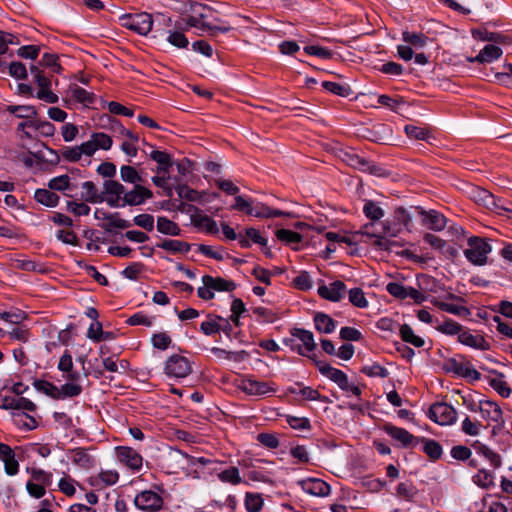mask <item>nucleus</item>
<instances>
[{"label": "nucleus", "mask_w": 512, "mask_h": 512, "mask_svg": "<svg viewBox=\"0 0 512 512\" xmlns=\"http://www.w3.org/2000/svg\"><path fill=\"white\" fill-rule=\"evenodd\" d=\"M175 190L181 199L192 202H200L202 200V192L190 188L187 184H178Z\"/></svg>", "instance_id": "5fc2aeb1"}, {"label": "nucleus", "mask_w": 512, "mask_h": 512, "mask_svg": "<svg viewBox=\"0 0 512 512\" xmlns=\"http://www.w3.org/2000/svg\"><path fill=\"white\" fill-rule=\"evenodd\" d=\"M153 23L152 15L147 12L124 14L120 17L122 27L142 36H146L152 30Z\"/></svg>", "instance_id": "423d86ee"}, {"label": "nucleus", "mask_w": 512, "mask_h": 512, "mask_svg": "<svg viewBox=\"0 0 512 512\" xmlns=\"http://www.w3.org/2000/svg\"><path fill=\"white\" fill-rule=\"evenodd\" d=\"M418 494V489L411 482H401L397 485L396 495L406 501L412 502Z\"/></svg>", "instance_id": "13d9d810"}, {"label": "nucleus", "mask_w": 512, "mask_h": 512, "mask_svg": "<svg viewBox=\"0 0 512 512\" xmlns=\"http://www.w3.org/2000/svg\"><path fill=\"white\" fill-rule=\"evenodd\" d=\"M72 453V461L83 467V468H89L92 465L93 459L92 457L87 453L85 448L78 447L73 450H71Z\"/></svg>", "instance_id": "0e129e2a"}, {"label": "nucleus", "mask_w": 512, "mask_h": 512, "mask_svg": "<svg viewBox=\"0 0 512 512\" xmlns=\"http://www.w3.org/2000/svg\"><path fill=\"white\" fill-rule=\"evenodd\" d=\"M320 373L330 379L332 382L337 384V386L342 389L346 387V383L348 381V376L342 370L332 367L330 364L322 365L320 368Z\"/></svg>", "instance_id": "2f4dec72"}, {"label": "nucleus", "mask_w": 512, "mask_h": 512, "mask_svg": "<svg viewBox=\"0 0 512 512\" xmlns=\"http://www.w3.org/2000/svg\"><path fill=\"white\" fill-rule=\"evenodd\" d=\"M382 430L395 441L400 442L403 448H413L417 446L418 436H414L408 430L397 427L391 423H385Z\"/></svg>", "instance_id": "2eb2a0df"}, {"label": "nucleus", "mask_w": 512, "mask_h": 512, "mask_svg": "<svg viewBox=\"0 0 512 512\" xmlns=\"http://www.w3.org/2000/svg\"><path fill=\"white\" fill-rule=\"evenodd\" d=\"M431 303L433 306L437 307L441 311L459 316V317H467L471 314L469 308L465 306H458L455 304L447 303L444 301H440L436 297L431 299Z\"/></svg>", "instance_id": "f704fd0d"}, {"label": "nucleus", "mask_w": 512, "mask_h": 512, "mask_svg": "<svg viewBox=\"0 0 512 512\" xmlns=\"http://www.w3.org/2000/svg\"><path fill=\"white\" fill-rule=\"evenodd\" d=\"M164 374L169 378H185L192 373V362L181 354H172L164 362Z\"/></svg>", "instance_id": "6e6552de"}, {"label": "nucleus", "mask_w": 512, "mask_h": 512, "mask_svg": "<svg viewBox=\"0 0 512 512\" xmlns=\"http://www.w3.org/2000/svg\"><path fill=\"white\" fill-rule=\"evenodd\" d=\"M315 329L320 333L330 334L336 328V321L323 312H317L313 318Z\"/></svg>", "instance_id": "c9c22d12"}, {"label": "nucleus", "mask_w": 512, "mask_h": 512, "mask_svg": "<svg viewBox=\"0 0 512 512\" xmlns=\"http://www.w3.org/2000/svg\"><path fill=\"white\" fill-rule=\"evenodd\" d=\"M363 213L372 222L380 220L385 215L384 210L373 200H365Z\"/></svg>", "instance_id": "3c124183"}, {"label": "nucleus", "mask_w": 512, "mask_h": 512, "mask_svg": "<svg viewBox=\"0 0 512 512\" xmlns=\"http://www.w3.org/2000/svg\"><path fill=\"white\" fill-rule=\"evenodd\" d=\"M82 391V386L77 383H65L58 388V400L77 397L82 393Z\"/></svg>", "instance_id": "69168bd1"}, {"label": "nucleus", "mask_w": 512, "mask_h": 512, "mask_svg": "<svg viewBox=\"0 0 512 512\" xmlns=\"http://www.w3.org/2000/svg\"><path fill=\"white\" fill-rule=\"evenodd\" d=\"M427 416L439 425H452L457 420V411L446 402H436L430 406Z\"/></svg>", "instance_id": "1a4fd4ad"}, {"label": "nucleus", "mask_w": 512, "mask_h": 512, "mask_svg": "<svg viewBox=\"0 0 512 512\" xmlns=\"http://www.w3.org/2000/svg\"><path fill=\"white\" fill-rule=\"evenodd\" d=\"M472 481L482 489H489L494 486V474L486 469H480L477 474L473 475Z\"/></svg>", "instance_id": "603ef678"}, {"label": "nucleus", "mask_w": 512, "mask_h": 512, "mask_svg": "<svg viewBox=\"0 0 512 512\" xmlns=\"http://www.w3.org/2000/svg\"><path fill=\"white\" fill-rule=\"evenodd\" d=\"M251 242L258 244L262 247L267 245V239L263 237L259 230L254 227H248L245 229V237L239 235L238 243L241 248H250Z\"/></svg>", "instance_id": "7c9ffc66"}, {"label": "nucleus", "mask_w": 512, "mask_h": 512, "mask_svg": "<svg viewBox=\"0 0 512 512\" xmlns=\"http://www.w3.org/2000/svg\"><path fill=\"white\" fill-rule=\"evenodd\" d=\"M118 216V213L114 214H107L104 213L103 219L109 220V223H106L103 225V228L107 232H112V228H119V229H126L131 226V223L128 220L116 218Z\"/></svg>", "instance_id": "680f3d73"}, {"label": "nucleus", "mask_w": 512, "mask_h": 512, "mask_svg": "<svg viewBox=\"0 0 512 512\" xmlns=\"http://www.w3.org/2000/svg\"><path fill=\"white\" fill-rule=\"evenodd\" d=\"M4 111L19 119L36 118L38 116V110L33 105H7Z\"/></svg>", "instance_id": "58836bf2"}, {"label": "nucleus", "mask_w": 512, "mask_h": 512, "mask_svg": "<svg viewBox=\"0 0 512 512\" xmlns=\"http://www.w3.org/2000/svg\"><path fill=\"white\" fill-rule=\"evenodd\" d=\"M244 505L247 512H261L264 506V499L260 493L246 492Z\"/></svg>", "instance_id": "de8ad7c7"}, {"label": "nucleus", "mask_w": 512, "mask_h": 512, "mask_svg": "<svg viewBox=\"0 0 512 512\" xmlns=\"http://www.w3.org/2000/svg\"><path fill=\"white\" fill-rule=\"evenodd\" d=\"M134 505L144 512H158L163 508L164 500L152 490H143L135 496Z\"/></svg>", "instance_id": "9d476101"}, {"label": "nucleus", "mask_w": 512, "mask_h": 512, "mask_svg": "<svg viewBox=\"0 0 512 512\" xmlns=\"http://www.w3.org/2000/svg\"><path fill=\"white\" fill-rule=\"evenodd\" d=\"M120 177H121L122 181H124L126 183H131L134 185L141 184L142 182H144L142 176L136 170V168H134L133 166H130V165L121 166Z\"/></svg>", "instance_id": "864d4df0"}, {"label": "nucleus", "mask_w": 512, "mask_h": 512, "mask_svg": "<svg viewBox=\"0 0 512 512\" xmlns=\"http://www.w3.org/2000/svg\"><path fill=\"white\" fill-rule=\"evenodd\" d=\"M30 72L34 77V82L38 86L36 97L46 103L55 104L58 102V96L51 90V78L47 76L38 65H30Z\"/></svg>", "instance_id": "0eeeda50"}, {"label": "nucleus", "mask_w": 512, "mask_h": 512, "mask_svg": "<svg viewBox=\"0 0 512 512\" xmlns=\"http://www.w3.org/2000/svg\"><path fill=\"white\" fill-rule=\"evenodd\" d=\"M202 283L217 292H232L236 289V283L232 280H226L222 277H213L211 275H204Z\"/></svg>", "instance_id": "b1692460"}, {"label": "nucleus", "mask_w": 512, "mask_h": 512, "mask_svg": "<svg viewBox=\"0 0 512 512\" xmlns=\"http://www.w3.org/2000/svg\"><path fill=\"white\" fill-rule=\"evenodd\" d=\"M399 335L403 342L409 343L417 348L423 347L425 344L424 339L415 335L413 329L408 324L399 326Z\"/></svg>", "instance_id": "a18cd8bd"}, {"label": "nucleus", "mask_w": 512, "mask_h": 512, "mask_svg": "<svg viewBox=\"0 0 512 512\" xmlns=\"http://www.w3.org/2000/svg\"><path fill=\"white\" fill-rule=\"evenodd\" d=\"M290 334L298 338L303 343L304 351L312 352L316 349L317 345L314 340V335L311 331L304 328L293 327L290 329Z\"/></svg>", "instance_id": "72a5a7b5"}, {"label": "nucleus", "mask_w": 512, "mask_h": 512, "mask_svg": "<svg viewBox=\"0 0 512 512\" xmlns=\"http://www.w3.org/2000/svg\"><path fill=\"white\" fill-rule=\"evenodd\" d=\"M34 199L38 203L50 208L56 207L60 201V197L53 190L44 188L36 189Z\"/></svg>", "instance_id": "e433bc0d"}, {"label": "nucleus", "mask_w": 512, "mask_h": 512, "mask_svg": "<svg viewBox=\"0 0 512 512\" xmlns=\"http://www.w3.org/2000/svg\"><path fill=\"white\" fill-rule=\"evenodd\" d=\"M415 215L417 214L411 207L409 209L402 206L396 207L391 220L385 226V230L392 236H396L403 231L411 232L413 228L412 218Z\"/></svg>", "instance_id": "20e7f679"}, {"label": "nucleus", "mask_w": 512, "mask_h": 512, "mask_svg": "<svg viewBox=\"0 0 512 512\" xmlns=\"http://www.w3.org/2000/svg\"><path fill=\"white\" fill-rule=\"evenodd\" d=\"M33 386L37 391L44 393L52 399L58 400V387L52 382L35 379Z\"/></svg>", "instance_id": "e2e57ef3"}, {"label": "nucleus", "mask_w": 512, "mask_h": 512, "mask_svg": "<svg viewBox=\"0 0 512 512\" xmlns=\"http://www.w3.org/2000/svg\"><path fill=\"white\" fill-rule=\"evenodd\" d=\"M457 357L461 360H465V362L458 361L456 357L448 358L443 363V371L453 373L458 377L468 378L471 381L480 380L481 373L472 366L471 362L466 360L465 356L462 354H458Z\"/></svg>", "instance_id": "39448f33"}, {"label": "nucleus", "mask_w": 512, "mask_h": 512, "mask_svg": "<svg viewBox=\"0 0 512 512\" xmlns=\"http://www.w3.org/2000/svg\"><path fill=\"white\" fill-rule=\"evenodd\" d=\"M416 214L421 218L422 225L427 229L440 231L446 226V218L436 210L425 211L420 206H411Z\"/></svg>", "instance_id": "ddd939ff"}, {"label": "nucleus", "mask_w": 512, "mask_h": 512, "mask_svg": "<svg viewBox=\"0 0 512 512\" xmlns=\"http://www.w3.org/2000/svg\"><path fill=\"white\" fill-rule=\"evenodd\" d=\"M496 375L494 378H488V384L503 398H509L511 395V388L509 384L504 380V374L502 372L493 371Z\"/></svg>", "instance_id": "4c0bfd02"}, {"label": "nucleus", "mask_w": 512, "mask_h": 512, "mask_svg": "<svg viewBox=\"0 0 512 512\" xmlns=\"http://www.w3.org/2000/svg\"><path fill=\"white\" fill-rule=\"evenodd\" d=\"M402 39L404 42L408 43L409 45L415 48H423L424 46H426L429 38L428 36L421 32L417 33L404 31L402 33Z\"/></svg>", "instance_id": "6e6d98bb"}, {"label": "nucleus", "mask_w": 512, "mask_h": 512, "mask_svg": "<svg viewBox=\"0 0 512 512\" xmlns=\"http://www.w3.org/2000/svg\"><path fill=\"white\" fill-rule=\"evenodd\" d=\"M346 291V285L341 280H336L330 283L329 286H326L324 282L318 287V295L331 302H339Z\"/></svg>", "instance_id": "a211bd4d"}, {"label": "nucleus", "mask_w": 512, "mask_h": 512, "mask_svg": "<svg viewBox=\"0 0 512 512\" xmlns=\"http://www.w3.org/2000/svg\"><path fill=\"white\" fill-rule=\"evenodd\" d=\"M118 460L132 470L138 471L142 468L143 458L133 448L118 446L115 448Z\"/></svg>", "instance_id": "f3484780"}, {"label": "nucleus", "mask_w": 512, "mask_h": 512, "mask_svg": "<svg viewBox=\"0 0 512 512\" xmlns=\"http://www.w3.org/2000/svg\"><path fill=\"white\" fill-rule=\"evenodd\" d=\"M435 329L442 334L454 336L459 335V333L462 332L463 326L451 318L444 317L443 322H438Z\"/></svg>", "instance_id": "8fccbe9b"}, {"label": "nucleus", "mask_w": 512, "mask_h": 512, "mask_svg": "<svg viewBox=\"0 0 512 512\" xmlns=\"http://www.w3.org/2000/svg\"><path fill=\"white\" fill-rule=\"evenodd\" d=\"M472 37L481 41H488L499 45H511L512 36L500 32H490L486 28H476L471 30Z\"/></svg>", "instance_id": "6ab92c4d"}, {"label": "nucleus", "mask_w": 512, "mask_h": 512, "mask_svg": "<svg viewBox=\"0 0 512 512\" xmlns=\"http://www.w3.org/2000/svg\"><path fill=\"white\" fill-rule=\"evenodd\" d=\"M103 194L107 195L106 203L113 208L126 205L140 206L153 197V192L141 184H136L130 191H126L123 184L112 179L104 181Z\"/></svg>", "instance_id": "f257e3e1"}, {"label": "nucleus", "mask_w": 512, "mask_h": 512, "mask_svg": "<svg viewBox=\"0 0 512 512\" xmlns=\"http://www.w3.org/2000/svg\"><path fill=\"white\" fill-rule=\"evenodd\" d=\"M458 341L471 348L487 351L490 350L491 345L483 336H475L469 330L462 329L458 335Z\"/></svg>", "instance_id": "393cba45"}, {"label": "nucleus", "mask_w": 512, "mask_h": 512, "mask_svg": "<svg viewBox=\"0 0 512 512\" xmlns=\"http://www.w3.org/2000/svg\"><path fill=\"white\" fill-rule=\"evenodd\" d=\"M27 318L26 312L21 309L15 308L10 311H4L0 313V319L5 322L19 325L23 320Z\"/></svg>", "instance_id": "338daca9"}, {"label": "nucleus", "mask_w": 512, "mask_h": 512, "mask_svg": "<svg viewBox=\"0 0 512 512\" xmlns=\"http://www.w3.org/2000/svg\"><path fill=\"white\" fill-rule=\"evenodd\" d=\"M302 489L313 496L325 497L328 496L331 490L330 485L319 478H308L301 481Z\"/></svg>", "instance_id": "aec40b11"}, {"label": "nucleus", "mask_w": 512, "mask_h": 512, "mask_svg": "<svg viewBox=\"0 0 512 512\" xmlns=\"http://www.w3.org/2000/svg\"><path fill=\"white\" fill-rule=\"evenodd\" d=\"M248 216H253L256 218H273V217H289L294 218L296 214L293 212L282 211L279 209L271 208L268 205L256 202L251 204V208L247 211Z\"/></svg>", "instance_id": "dca6fc26"}, {"label": "nucleus", "mask_w": 512, "mask_h": 512, "mask_svg": "<svg viewBox=\"0 0 512 512\" xmlns=\"http://www.w3.org/2000/svg\"><path fill=\"white\" fill-rule=\"evenodd\" d=\"M0 407L6 410H18V412H21L20 410L34 412L37 409L36 404L28 398H14L10 396H5L2 399V404Z\"/></svg>", "instance_id": "4be33fe9"}, {"label": "nucleus", "mask_w": 512, "mask_h": 512, "mask_svg": "<svg viewBox=\"0 0 512 512\" xmlns=\"http://www.w3.org/2000/svg\"><path fill=\"white\" fill-rule=\"evenodd\" d=\"M0 460L4 463L7 475L14 476L19 472V463L15 458V452L8 444L0 443Z\"/></svg>", "instance_id": "412c9836"}, {"label": "nucleus", "mask_w": 512, "mask_h": 512, "mask_svg": "<svg viewBox=\"0 0 512 512\" xmlns=\"http://www.w3.org/2000/svg\"><path fill=\"white\" fill-rule=\"evenodd\" d=\"M321 85L323 89H325L326 91L340 97H348L352 93V90L348 84H340L332 81H323Z\"/></svg>", "instance_id": "4d7b16f0"}, {"label": "nucleus", "mask_w": 512, "mask_h": 512, "mask_svg": "<svg viewBox=\"0 0 512 512\" xmlns=\"http://www.w3.org/2000/svg\"><path fill=\"white\" fill-rule=\"evenodd\" d=\"M72 97L79 103L92 105L96 100V95L94 93L88 92L86 89L77 86L72 91Z\"/></svg>", "instance_id": "774afa93"}, {"label": "nucleus", "mask_w": 512, "mask_h": 512, "mask_svg": "<svg viewBox=\"0 0 512 512\" xmlns=\"http://www.w3.org/2000/svg\"><path fill=\"white\" fill-rule=\"evenodd\" d=\"M217 478L223 482L230 485H239L243 482L242 477L240 475V471L235 466H229L228 468L221 470L217 473Z\"/></svg>", "instance_id": "c03bdc74"}, {"label": "nucleus", "mask_w": 512, "mask_h": 512, "mask_svg": "<svg viewBox=\"0 0 512 512\" xmlns=\"http://www.w3.org/2000/svg\"><path fill=\"white\" fill-rule=\"evenodd\" d=\"M191 224L197 228L204 230L207 234L216 235L219 232L216 221L208 215L194 214L191 215Z\"/></svg>", "instance_id": "bb28decb"}, {"label": "nucleus", "mask_w": 512, "mask_h": 512, "mask_svg": "<svg viewBox=\"0 0 512 512\" xmlns=\"http://www.w3.org/2000/svg\"><path fill=\"white\" fill-rule=\"evenodd\" d=\"M119 480V474L115 470H102L98 475L88 479L89 484L96 490L112 486Z\"/></svg>", "instance_id": "5701e85b"}, {"label": "nucleus", "mask_w": 512, "mask_h": 512, "mask_svg": "<svg viewBox=\"0 0 512 512\" xmlns=\"http://www.w3.org/2000/svg\"><path fill=\"white\" fill-rule=\"evenodd\" d=\"M26 472L30 475L26 483L28 494L35 499L42 498L46 494V488L52 485V473L36 467H27Z\"/></svg>", "instance_id": "f03ea898"}, {"label": "nucleus", "mask_w": 512, "mask_h": 512, "mask_svg": "<svg viewBox=\"0 0 512 512\" xmlns=\"http://www.w3.org/2000/svg\"><path fill=\"white\" fill-rule=\"evenodd\" d=\"M480 199L484 202L485 206L489 209H494L495 212L499 215H503V211L505 205L503 204V200L494 196L487 190H479Z\"/></svg>", "instance_id": "a19ab883"}, {"label": "nucleus", "mask_w": 512, "mask_h": 512, "mask_svg": "<svg viewBox=\"0 0 512 512\" xmlns=\"http://www.w3.org/2000/svg\"><path fill=\"white\" fill-rule=\"evenodd\" d=\"M276 238L288 245L299 244L302 241V235L289 229H278L275 232Z\"/></svg>", "instance_id": "052dcab7"}, {"label": "nucleus", "mask_w": 512, "mask_h": 512, "mask_svg": "<svg viewBox=\"0 0 512 512\" xmlns=\"http://www.w3.org/2000/svg\"><path fill=\"white\" fill-rule=\"evenodd\" d=\"M38 66L49 67L52 69V72L56 74H61L63 70V67L59 63V56L56 53H44Z\"/></svg>", "instance_id": "bf43d9fd"}, {"label": "nucleus", "mask_w": 512, "mask_h": 512, "mask_svg": "<svg viewBox=\"0 0 512 512\" xmlns=\"http://www.w3.org/2000/svg\"><path fill=\"white\" fill-rule=\"evenodd\" d=\"M157 231L164 235L179 236L181 234V228L179 225L168 219L167 217L160 216L157 218Z\"/></svg>", "instance_id": "79ce46f5"}, {"label": "nucleus", "mask_w": 512, "mask_h": 512, "mask_svg": "<svg viewBox=\"0 0 512 512\" xmlns=\"http://www.w3.org/2000/svg\"><path fill=\"white\" fill-rule=\"evenodd\" d=\"M239 388L247 395L263 396L266 394H274L277 391L275 383L258 381L252 378L242 379Z\"/></svg>", "instance_id": "4468645a"}, {"label": "nucleus", "mask_w": 512, "mask_h": 512, "mask_svg": "<svg viewBox=\"0 0 512 512\" xmlns=\"http://www.w3.org/2000/svg\"><path fill=\"white\" fill-rule=\"evenodd\" d=\"M82 188L86 190V194L82 195V199H84L85 202L92 204L104 201L106 202V197H104L105 194H103V192L101 194L98 193V189L94 182L85 181L82 183Z\"/></svg>", "instance_id": "37998d69"}, {"label": "nucleus", "mask_w": 512, "mask_h": 512, "mask_svg": "<svg viewBox=\"0 0 512 512\" xmlns=\"http://www.w3.org/2000/svg\"><path fill=\"white\" fill-rule=\"evenodd\" d=\"M480 413L483 419L495 423L492 428L493 435H497L504 428L503 411L496 402L483 399Z\"/></svg>", "instance_id": "9b49d317"}, {"label": "nucleus", "mask_w": 512, "mask_h": 512, "mask_svg": "<svg viewBox=\"0 0 512 512\" xmlns=\"http://www.w3.org/2000/svg\"><path fill=\"white\" fill-rule=\"evenodd\" d=\"M468 248L464 250L466 259L476 266H483L487 263L488 254L492 247L487 238L471 236L467 240Z\"/></svg>", "instance_id": "7ed1b4c3"}, {"label": "nucleus", "mask_w": 512, "mask_h": 512, "mask_svg": "<svg viewBox=\"0 0 512 512\" xmlns=\"http://www.w3.org/2000/svg\"><path fill=\"white\" fill-rule=\"evenodd\" d=\"M156 247L166 250L171 254H187L191 249V244L176 239H164L157 243Z\"/></svg>", "instance_id": "473e14b6"}, {"label": "nucleus", "mask_w": 512, "mask_h": 512, "mask_svg": "<svg viewBox=\"0 0 512 512\" xmlns=\"http://www.w3.org/2000/svg\"><path fill=\"white\" fill-rule=\"evenodd\" d=\"M422 444V451L427 455L430 461L436 462L443 455V448L441 444L431 438L419 437L417 445Z\"/></svg>", "instance_id": "a878e982"}, {"label": "nucleus", "mask_w": 512, "mask_h": 512, "mask_svg": "<svg viewBox=\"0 0 512 512\" xmlns=\"http://www.w3.org/2000/svg\"><path fill=\"white\" fill-rule=\"evenodd\" d=\"M186 23L190 27H194V28L201 29V30L208 32V34L210 36H216L217 33H219V32L220 33H228L229 31L232 30V27L229 25L228 26L205 25L200 20H198V18L195 16L194 13H191V12L186 18Z\"/></svg>", "instance_id": "cd10ccee"}, {"label": "nucleus", "mask_w": 512, "mask_h": 512, "mask_svg": "<svg viewBox=\"0 0 512 512\" xmlns=\"http://www.w3.org/2000/svg\"><path fill=\"white\" fill-rule=\"evenodd\" d=\"M13 423L20 429H24L26 431H30L35 429L38 426L37 420L28 415L26 412H13L12 413Z\"/></svg>", "instance_id": "ea45409f"}, {"label": "nucleus", "mask_w": 512, "mask_h": 512, "mask_svg": "<svg viewBox=\"0 0 512 512\" xmlns=\"http://www.w3.org/2000/svg\"><path fill=\"white\" fill-rule=\"evenodd\" d=\"M149 157L158 164L156 169L158 174H169L174 163L171 154L166 151L153 150Z\"/></svg>", "instance_id": "c756f323"}, {"label": "nucleus", "mask_w": 512, "mask_h": 512, "mask_svg": "<svg viewBox=\"0 0 512 512\" xmlns=\"http://www.w3.org/2000/svg\"><path fill=\"white\" fill-rule=\"evenodd\" d=\"M339 158L354 169H358L362 172H376V165L367 160L366 158L358 155L354 149L341 150Z\"/></svg>", "instance_id": "f8f14e48"}, {"label": "nucleus", "mask_w": 512, "mask_h": 512, "mask_svg": "<svg viewBox=\"0 0 512 512\" xmlns=\"http://www.w3.org/2000/svg\"><path fill=\"white\" fill-rule=\"evenodd\" d=\"M190 12L194 13L195 16L205 25H211L208 20L213 17L214 10L202 3H192L190 5Z\"/></svg>", "instance_id": "09e8293b"}, {"label": "nucleus", "mask_w": 512, "mask_h": 512, "mask_svg": "<svg viewBox=\"0 0 512 512\" xmlns=\"http://www.w3.org/2000/svg\"><path fill=\"white\" fill-rule=\"evenodd\" d=\"M502 49L496 45L488 44L475 57H469L470 62L490 63L502 56Z\"/></svg>", "instance_id": "c85d7f7f"}, {"label": "nucleus", "mask_w": 512, "mask_h": 512, "mask_svg": "<svg viewBox=\"0 0 512 512\" xmlns=\"http://www.w3.org/2000/svg\"><path fill=\"white\" fill-rule=\"evenodd\" d=\"M473 446L476 449L477 453L483 455L487 460H489L493 468L497 469L501 467L502 459L498 453L491 450L485 444L479 443L478 441L475 442Z\"/></svg>", "instance_id": "49530a36"}]
</instances>
